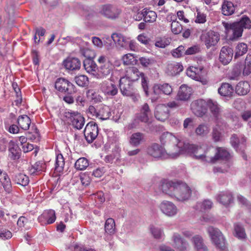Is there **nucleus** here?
<instances>
[{
	"instance_id": "obj_62",
	"label": "nucleus",
	"mask_w": 251,
	"mask_h": 251,
	"mask_svg": "<svg viewBox=\"0 0 251 251\" xmlns=\"http://www.w3.org/2000/svg\"><path fill=\"white\" fill-rule=\"evenodd\" d=\"M94 196L95 197V200L98 202L101 203L105 201L104 194L102 191H99L97 193L94 194Z\"/></svg>"
},
{
	"instance_id": "obj_45",
	"label": "nucleus",
	"mask_w": 251,
	"mask_h": 251,
	"mask_svg": "<svg viewBox=\"0 0 251 251\" xmlns=\"http://www.w3.org/2000/svg\"><path fill=\"white\" fill-rule=\"evenodd\" d=\"M242 65L240 63H237L233 67L229 78L231 80H237L241 73Z\"/></svg>"
},
{
	"instance_id": "obj_34",
	"label": "nucleus",
	"mask_w": 251,
	"mask_h": 251,
	"mask_svg": "<svg viewBox=\"0 0 251 251\" xmlns=\"http://www.w3.org/2000/svg\"><path fill=\"white\" fill-rule=\"evenodd\" d=\"M17 124L21 129L26 130L29 128L31 124V120L26 115H21L17 119Z\"/></svg>"
},
{
	"instance_id": "obj_8",
	"label": "nucleus",
	"mask_w": 251,
	"mask_h": 251,
	"mask_svg": "<svg viewBox=\"0 0 251 251\" xmlns=\"http://www.w3.org/2000/svg\"><path fill=\"white\" fill-rule=\"evenodd\" d=\"M207 231L212 243L216 248L221 250H224L226 248L225 239L220 230L213 226H209L207 228Z\"/></svg>"
},
{
	"instance_id": "obj_24",
	"label": "nucleus",
	"mask_w": 251,
	"mask_h": 251,
	"mask_svg": "<svg viewBox=\"0 0 251 251\" xmlns=\"http://www.w3.org/2000/svg\"><path fill=\"white\" fill-rule=\"evenodd\" d=\"M161 211L168 216H173L177 213V208L175 204L169 201H163L160 204Z\"/></svg>"
},
{
	"instance_id": "obj_20",
	"label": "nucleus",
	"mask_w": 251,
	"mask_h": 251,
	"mask_svg": "<svg viewBox=\"0 0 251 251\" xmlns=\"http://www.w3.org/2000/svg\"><path fill=\"white\" fill-rule=\"evenodd\" d=\"M170 116L169 110L165 104H161L156 106L154 111L155 118L161 122H164Z\"/></svg>"
},
{
	"instance_id": "obj_46",
	"label": "nucleus",
	"mask_w": 251,
	"mask_h": 251,
	"mask_svg": "<svg viewBox=\"0 0 251 251\" xmlns=\"http://www.w3.org/2000/svg\"><path fill=\"white\" fill-rule=\"evenodd\" d=\"M45 164L41 161L36 162L29 169V171L31 174H37L42 171L45 168Z\"/></svg>"
},
{
	"instance_id": "obj_54",
	"label": "nucleus",
	"mask_w": 251,
	"mask_h": 251,
	"mask_svg": "<svg viewBox=\"0 0 251 251\" xmlns=\"http://www.w3.org/2000/svg\"><path fill=\"white\" fill-rule=\"evenodd\" d=\"M171 30L174 34H178L182 31V27L178 22L174 21L171 24Z\"/></svg>"
},
{
	"instance_id": "obj_48",
	"label": "nucleus",
	"mask_w": 251,
	"mask_h": 251,
	"mask_svg": "<svg viewBox=\"0 0 251 251\" xmlns=\"http://www.w3.org/2000/svg\"><path fill=\"white\" fill-rule=\"evenodd\" d=\"M235 235L239 239H243L246 237L245 229L243 226L239 224H236L234 226Z\"/></svg>"
},
{
	"instance_id": "obj_61",
	"label": "nucleus",
	"mask_w": 251,
	"mask_h": 251,
	"mask_svg": "<svg viewBox=\"0 0 251 251\" xmlns=\"http://www.w3.org/2000/svg\"><path fill=\"white\" fill-rule=\"evenodd\" d=\"M212 138L215 142H219L221 140V133L217 127H214L212 130Z\"/></svg>"
},
{
	"instance_id": "obj_4",
	"label": "nucleus",
	"mask_w": 251,
	"mask_h": 251,
	"mask_svg": "<svg viewBox=\"0 0 251 251\" xmlns=\"http://www.w3.org/2000/svg\"><path fill=\"white\" fill-rule=\"evenodd\" d=\"M198 148L201 149L198 151L197 153H195V157L197 159L214 163L219 159L227 160L229 158V153L225 148L219 147L215 149L213 147H209L204 151L203 154H199L201 148L199 147Z\"/></svg>"
},
{
	"instance_id": "obj_6",
	"label": "nucleus",
	"mask_w": 251,
	"mask_h": 251,
	"mask_svg": "<svg viewBox=\"0 0 251 251\" xmlns=\"http://www.w3.org/2000/svg\"><path fill=\"white\" fill-rule=\"evenodd\" d=\"M86 44L87 47H80V53L86 57V59L83 61V67L88 73H90L96 71L97 66L96 63L91 59L94 54V51L89 48L87 43H86Z\"/></svg>"
},
{
	"instance_id": "obj_30",
	"label": "nucleus",
	"mask_w": 251,
	"mask_h": 251,
	"mask_svg": "<svg viewBox=\"0 0 251 251\" xmlns=\"http://www.w3.org/2000/svg\"><path fill=\"white\" fill-rule=\"evenodd\" d=\"M191 95V88L186 85H182L178 90L177 99L178 100L186 101Z\"/></svg>"
},
{
	"instance_id": "obj_55",
	"label": "nucleus",
	"mask_w": 251,
	"mask_h": 251,
	"mask_svg": "<svg viewBox=\"0 0 251 251\" xmlns=\"http://www.w3.org/2000/svg\"><path fill=\"white\" fill-rule=\"evenodd\" d=\"M122 60L125 65L132 64L135 61L133 55L131 53H127L124 55Z\"/></svg>"
},
{
	"instance_id": "obj_47",
	"label": "nucleus",
	"mask_w": 251,
	"mask_h": 251,
	"mask_svg": "<svg viewBox=\"0 0 251 251\" xmlns=\"http://www.w3.org/2000/svg\"><path fill=\"white\" fill-rule=\"evenodd\" d=\"M150 231L154 238L160 239L164 236L163 230L155 226H151Z\"/></svg>"
},
{
	"instance_id": "obj_28",
	"label": "nucleus",
	"mask_w": 251,
	"mask_h": 251,
	"mask_svg": "<svg viewBox=\"0 0 251 251\" xmlns=\"http://www.w3.org/2000/svg\"><path fill=\"white\" fill-rule=\"evenodd\" d=\"M145 141V134L136 132L132 133L129 138V144L132 147H137Z\"/></svg>"
},
{
	"instance_id": "obj_13",
	"label": "nucleus",
	"mask_w": 251,
	"mask_h": 251,
	"mask_svg": "<svg viewBox=\"0 0 251 251\" xmlns=\"http://www.w3.org/2000/svg\"><path fill=\"white\" fill-rule=\"evenodd\" d=\"M202 67H196L191 66L186 70V75L191 78L201 82L203 84H205L207 80L203 77L204 74Z\"/></svg>"
},
{
	"instance_id": "obj_25",
	"label": "nucleus",
	"mask_w": 251,
	"mask_h": 251,
	"mask_svg": "<svg viewBox=\"0 0 251 251\" xmlns=\"http://www.w3.org/2000/svg\"><path fill=\"white\" fill-rule=\"evenodd\" d=\"M206 102L207 108H209L211 112L216 120L217 126H219L221 123L220 118L221 109L220 106L218 104L216 101H213L211 100H208L206 101Z\"/></svg>"
},
{
	"instance_id": "obj_2",
	"label": "nucleus",
	"mask_w": 251,
	"mask_h": 251,
	"mask_svg": "<svg viewBox=\"0 0 251 251\" xmlns=\"http://www.w3.org/2000/svg\"><path fill=\"white\" fill-rule=\"evenodd\" d=\"M160 140L163 145L172 144L174 145V151L168 153V157L171 158H176L180 154L185 153H197L198 151L201 149L197 146L179 140L172 133L168 132L162 134Z\"/></svg>"
},
{
	"instance_id": "obj_31",
	"label": "nucleus",
	"mask_w": 251,
	"mask_h": 251,
	"mask_svg": "<svg viewBox=\"0 0 251 251\" xmlns=\"http://www.w3.org/2000/svg\"><path fill=\"white\" fill-rule=\"evenodd\" d=\"M98 118L101 120L108 119L111 115V110L109 106L100 105L98 109Z\"/></svg>"
},
{
	"instance_id": "obj_59",
	"label": "nucleus",
	"mask_w": 251,
	"mask_h": 251,
	"mask_svg": "<svg viewBox=\"0 0 251 251\" xmlns=\"http://www.w3.org/2000/svg\"><path fill=\"white\" fill-rule=\"evenodd\" d=\"M197 16L195 22L199 24H203L206 21V15L204 13H201L199 10H197Z\"/></svg>"
},
{
	"instance_id": "obj_56",
	"label": "nucleus",
	"mask_w": 251,
	"mask_h": 251,
	"mask_svg": "<svg viewBox=\"0 0 251 251\" xmlns=\"http://www.w3.org/2000/svg\"><path fill=\"white\" fill-rule=\"evenodd\" d=\"M80 10L81 14L87 18H89L94 13L89 7L86 6H81Z\"/></svg>"
},
{
	"instance_id": "obj_43",
	"label": "nucleus",
	"mask_w": 251,
	"mask_h": 251,
	"mask_svg": "<svg viewBox=\"0 0 251 251\" xmlns=\"http://www.w3.org/2000/svg\"><path fill=\"white\" fill-rule=\"evenodd\" d=\"M89 164V161L87 158L80 157L76 161L75 168L77 170L82 171L85 170L88 167Z\"/></svg>"
},
{
	"instance_id": "obj_21",
	"label": "nucleus",
	"mask_w": 251,
	"mask_h": 251,
	"mask_svg": "<svg viewBox=\"0 0 251 251\" xmlns=\"http://www.w3.org/2000/svg\"><path fill=\"white\" fill-rule=\"evenodd\" d=\"M128 38L121 33H114L111 35V37H108L106 39L110 42L111 41L112 39L114 43L120 48L127 49Z\"/></svg>"
},
{
	"instance_id": "obj_26",
	"label": "nucleus",
	"mask_w": 251,
	"mask_h": 251,
	"mask_svg": "<svg viewBox=\"0 0 251 251\" xmlns=\"http://www.w3.org/2000/svg\"><path fill=\"white\" fill-rule=\"evenodd\" d=\"M63 65L67 70H78L81 66V62L77 58L69 57L63 61Z\"/></svg>"
},
{
	"instance_id": "obj_49",
	"label": "nucleus",
	"mask_w": 251,
	"mask_h": 251,
	"mask_svg": "<svg viewBox=\"0 0 251 251\" xmlns=\"http://www.w3.org/2000/svg\"><path fill=\"white\" fill-rule=\"evenodd\" d=\"M40 218L45 220H56L55 211L52 209L45 210L40 216Z\"/></svg>"
},
{
	"instance_id": "obj_17",
	"label": "nucleus",
	"mask_w": 251,
	"mask_h": 251,
	"mask_svg": "<svg viewBox=\"0 0 251 251\" xmlns=\"http://www.w3.org/2000/svg\"><path fill=\"white\" fill-rule=\"evenodd\" d=\"M100 90L108 97L116 95L118 89L115 84L112 81H104L100 84Z\"/></svg>"
},
{
	"instance_id": "obj_12",
	"label": "nucleus",
	"mask_w": 251,
	"mask_h": 251,
	"mask_svg": "<svg viewBox=\"0 0 251 251\" xmlns=\"http://www.w3.org/2000/svg\"><path fill=\"white\" fill-rule=\"evenodd\" d=\"M99 129L98 125L94 122L88 123L84 130L85 138L89 143H92L98 135Z\"/></svg>"
},
{
	"instance_id": "obj_14",
	"label": "nucleus",
	"mask_w": 251,
	"mask_h": 251,
	"mask_svg": "<svg viewBox=\"0 0 251 251\" xmlns=\"http://www.w3.org/2000/svg\"><path fill=\"white\" fill-rule=\"evenodd\" d=\"M230 142L237 151L243 152L246 146V138L242 134H233L230 137Z\"/></svg>"
},
{
	"instance_id": "obj_11",
	"label": "nucleus",
	"mask_w": 251,
	"mask_h": 251,
	"mask_svg": "<svg viewBox=\"0 0 251 251\" xmlns=\"http://www.w3.org/2000/svg\"><path fill=\"white\" fill-rule=\"evenodd\" d=\"M122 10L117 6L108 4L101 6L100 13L106 18L114 20L118 18Z\"/></svg>"
},
{
	"instance_id": "obj_39",
	"label": "nucleus",
	"mask_w": 251,
	"mask_h": 251,
	"mask_svg": "<svg viewBox=\"0 0 251 251\" xmlns=\"http://www.w3.org/2000/svg\"><path fill=\"white\" fill-rule=\"evenodd\" d=\"M235 11V7L232 2L225 0L222 4V11L224 15H232Z\"/></svg>"
},
{
	"instance_id": "obj_29",
	"label": "nucleus",
	"mask_w": 251,
	"mask_h": 251,
	"mask_svg": "<svg viewBox=\"0 0 251 251\" xmlns=\"http://www.w3.org/2000/svg\"><path fill=\"white\" fill-rule=\"evenodd\" d=\"M175 248L180 251H184L187 249L188 243L184 240L181 236L177 233H175L172 237Z\"/></svg>"
},
{
	"instance_id": "obj_37",
	"label": "nucleus",
	"mask_w": 251,
	"mask_h": 251,
	"mask_svg": "<svg viewBox=\"0 0 251 251\" xmlns=\"http://www.w3.org/2000/svg\"><path fill=\"white\" fill-rule=\"evenodd\" d=\"M9 156L12 160H15L19 158V147L13 141H10L8 144Z\"/></svg>"
},
{
	"instance_id": "obj_58",
	"label": "nucleus",
	"mask_w": 251,
	"mask_h": 251,
	"mask_svg": "<svg viewBox=\"0 0 251 251\" xmlns=\"http://www.w3.org/2000/svg\"><path fill=\"white\" fill-rule=\"evenodd\" d=\"M200 51V48L199 46L195 45L190 48H188L185 51L184 54L185 55H193L199 52Z\"/></svg>"
},
{
	"instance_id": "obj_51",
	"label": "nucleus",
	"mask_w": 251,
	"mask_h": 251,
	"mask_svg": "<svg viewBox=\"0 0 251 251\" xmlns=\"http://www.w3.org/2000/svg\"><path fill=\"white\" fill-rule=\"evenodd\" d=\"M213 206L212 202L208 200H204L202 202H198L196 205L197 209L201 208V211L202 210L209 209L212 208Z\"/></svg>"
},
{
	"instance_id": "obj_52",
	"label": "nucleus",
	"mask_w": 251,
	"mask_h": 251,
	"mask_svg": "<svg viewBox=\"0 0 251 251\" xmlns=\"http://www.w3.org/2000/svg\"><path fill=\"white\" fill-rule=\"evenodd\" d=\"M105 230L108 233H113L115 231V221H105Z\"/></svg>"
},
{
	"instance_id": "obj_32",
	"label": "nucleus",
	"mask_w": 251,
	"mask_h": 251,
	"mask_svg": "<svg viewBox=\"0 0 251 251\" xmlns=\"http://www.w3.org/2000/svg\"><path fill=\"white\" fill-rule=\"evenodd\" d=\"M141 15H142L141 19L143 18L144 21L146 23H153L157 18L156 13L154 11L149 10L146 8L141 11Z\"/></svg>"
},
{
	"instance_id": "obj_35",
	"label": "nucleus",
	"mask_w": 251,
	"mask_h": 251,
	"mask_svg": "<svg viewBox=\"0 0 251 251\" xmlns=\"http://www.w3.org/2000/svg\"><path fill=\"white\" fill-rule=\"evenodd\" d=\"M218 93L223 96L230 97L233 93V87L227 83H223L218 89Z\"/></svg>"
},
{
	"instance_id": "obj_9",
	"label": "nucleus",
	"mask_w": 251,
	"mask_h": 251,
	"mask_svg": "<svg viewBox=\"0 0 251 251\" xmlns=\"http://www.w3.org/2000/svg\"><path fill=\"white\" fill-rule=\"evenodd\" d=\"M153 96L151 101H155L160 98L162 95L169 96L173 92V88L169 83H155L152 87Z\"/></svg>"
},
{
	"instance_id": "obj_64",
	"label": "nucleus",
	"mask_w": 251,
	"mask_h": 251,
	"mask_svg": "<svg viewBox=\"0 0 251 251\" xmlns=\"http://www.w3.org/2000/svg\"><path fill=\"white\" fill-rule=\"evenodd\" d=\"M12 237L11 232L7 230H0V238L2 240H6Z\"/></svg>"
},
{
	"instance_id": "obj_57",
	"label": "nucleus",
	"mask_w": 251,
	"mask_h": 251,
	"mask_svg": "<svg viewBox=\"0 0 251 251\" xmlns=\"http://www.w3.org/2000/svg\"><path fill=\"white\" fill-rule=\"evenodd\" d=\"M185 48L183 46H179L177 48L173 50L172 52V55L176 58L181 57L184 54Z\"/></svg>"
},
{
	"instance_id": "obj_41",
	"label": "nucleus",
	"mask_w": 251,
	"mask_h": 251,
	"mask_svg": "<svg viewBox=\"0 0 251 251\" xmlns=\"http://www.w3.org/2000/svg\"><path fill=\"white\" fill-rule=\"evenodd\" d=\"M65 165L64 158L62 154H58L56 156L54 170L57 173H61L63 171Z\"/></svg>"
},
{
	"instance_id": "obj_18",
	"label": "nucleus",
	"mask_w": 251,
	"mask_h": 251,
	"mask_svg": "<svg viewBox=\"0 0 251 251\" xmlns=\"http://www.w3.org/2000/svg\"><path fill=\"white\" fill-rule=\"evenodd\" d=\"M119 88L121 94L127 97L132 94L135 89L133 86V83L126 78H121L119 80Z\"/></svg>"
},
{
	"instance_id": "obj_15",
	"label": "nucleus",
	"mask_w": 251,
	"mask_h": 251,
	"mask_svg": "<svg viewBox=\"0 0 251 251\" xmlns=\"http://www.w3.org/2000/svg\"><path fill=\"white\" fill-rule=\"evenodd\" d=\"M206 101L198 100L194 101L191 104L193 113L197 117H202L207 112Z\"/></svg>"
},
{
	"instance_id": "obj_36",
	"label": "nucleus",
	"mask_w": 251,
	"mask_h": 251,
	"mask_svg": "<svg viewBox=\"0 0 251 251\" xmlns=\"http://www.w3.org/2000/svg\"><path fill=\"white\" fill-rule=\"evenodd\" d=\"M195 248L197 251H208L207 247L204 244L201 236L196 235L192 238Z\"/></svg>"
},
{
	"instance_id": "obj_22",
	"label": "nucleus",
	"mask_w": 251,
	"mask_h": 251,
	"mask_svg": "<svg viewBox=\"0 0 251 251\" xmlns=\"http://www.w3.org/2000/svg\"><path fill=\"white\" fill-rule=\"evenodd\" d=\"M233 55V50L231 48L223 47L221 50L219 60L223 65H227L232 60Z\"/></svg>"
},
{
	"instance_id": "obj_40",
	"label": "nucleus",
	"mask_w": 251,
	"mask_h": 251,
	"mask_svg": "<svg viewBox=\"0 0 251 251\" xmlns=\"http://www.w3.org/2000/svg\"><path fill=\"white\" fill-rule=\"evenodd\" d=\"M13 180L17 184L24 186L27 185L29 181L28 176L22 173L15 175Z\"/></svg>"
},
{
	"instance_id": "obj_3",
	"label": "nucleus",
	"mask_w": 251,
	"mask_h": 251,
	"mask_svg": "<svg viewBox=\"0 0 251 251\" xmlns=\"http://www.w3.org/2000/svg\"><path fill=\"white\" fill-rule=\"evenodd\" d=\"M225 27L229 39L236 40L242 36L244 28H251V21L247 16H243L239 21L232 24L226 23Z\"/></svg>"
},
{
	"instance_id": "obj_44",
	"label": "nucleus",
	"mask_w": 251,
	"mask_h": 251,
	"mask_svg": "<svg viewBox=\"0 0 251 251\" xmlns=\"http://www.w3.org/2000/svg\"><path fill=\"white\" fill-rule=\"evenodd\" d=\"M114 69V66L110 61L101 65L100 67V72L103 76L109 75Z\"/></svg>"
},
{
	"instance_id": "obj_5",
	"label": "nucleus",
	"mask_w": 251,
	"mask_h": 251,
	"mask_svg": "<svg viewBox=\"0 0 251 251\" xmlns=\"http://www.w3.org/2000/svg\"><path fill=\"white\" fill-rule=\"evenodd\" d=\"M141 76V84L143 89L145 92L146 96L149 95V86L147 78L145 76L144 73L140 72L136 67L129 68L126 71V74L125 76L122 78H126L130 82H133L137 80Z\"/></svg>"
},
{
	"instance_id": "obj_10",
	"label": "nucleus",
	"mask_w": 251,
	"mask_h": 251,
	"mask_svg": "<svg viewBox=\"0 0 251 251\" xmlns=\"http://www.w3.org/2000/svg\"><path fill=\"white\" fill-rule=\"evenodd\" d=\"M54 87L60 92L68 94H73L76 92L75 86L68 79L63 77H60L56 80Z\"/></svg>"
},
{
	"instance_id": "obj_53",
	"label": "nucleus",
	"mask_w": 251,
	"mask_h": 251,
	"mask_svg": "<svg viewBox=\"0 0 251 251\" xmlns=\"http://www.w3.org/2000/svg\"><path fill=\"white\" fill-rule=\"evenodd\" d=\"M139 61L141 64L146 67L151 66L155 63L154 59L153 58H149L144 57H141L139 59Z\"/></svg>"
},
{
	"instance_id": "obj_7",
	"label": "nucleus",
	"mask_w": 251,
	"mask_h": 251,
	"mask_svg": "<svg viewBox=\"0 0 251 251\" xmlns=\"http://www.w3.org/2000/svg\"><path fill=\"white\" fill-rule=\"evenodd\" d=\"M65 121L74 127L81 129L84 126L85 120L81 114L77 111L68 110L64 112Z\"/></svg>"
},
{
	"instance_id": "obj_38",
	"label": "nucleus",
	"mask_w": 251,
	"mask_h": 251,
	"mask_svg": "<svg viewBox=\"0 0 251 251\" xmlns=\"http://www.w3.org/2000/svg\"><path fill=\"white\" fill-rule=\"evenodd\" d=\"M210 130V126L207 124L203 123L196 128L195 132L197 136L203 137L207 135Z\"/></svg>"
},
{
	"instance_id": "obj_16",
	"label": "nucleus",
	"mask_w": 251,
	"mask_h": 251,
	"mask_svg": "<svg viewBox=\"0 0 251 251\" xmlns=\"http://www.w3.org/2000/svg\"><path fill=\"white\" fill-rule=\"evenodd\" d=\"M201 40L204 42L207 49L215 46L220 40L219 34L213 31H210L201 36Z\"/></svg>"
},
{
	"instance_id": "obj_63",
	"label": "nucleus",
	"mask_w": 251,
	"mask_h": 251,
	"mask_svg": "<svg viewBox=\"0 0 251 251\" xmlns=\"http://www.w3.org/2000/svg\"><path fill=\"white\" fill-rule=\"evenodd\" d=\"M237 200L239 201V202L248 208H251V204H250V202L243 196L241 195H238L237 196Z\"/></svg>"
},
{
	"instance_id": "obj_27",
	"label": "nucleus",
	"mask_w": 251,
	"mask_h": 251,
	"mask_svg": "<svg viewBox=\"0 0 251 251\" xmlns=\"http://www.w3.org/2000/svg\"><path fill=\"white\" fill-rule=\"evenodd\" d=\"M147 152L154 158H160L164 156L165 151L161 146L154 143L148 148Z\"/></svg>"
},
{
	"instance_id": "obj_50",
	"label": "nucleus",
	"mask_w": 251,
	"mask_h": 251,
	"mask_svg": "<svg viewBox=\"0 0 251 251\" xmlns=\"http://www.w3.org/2000/svg\"><path fill=\"white\" fill-rule=\"evenodd\" d=\"M75 83L79 86L85 87L88 84V78L85 75H80L75 77Z\"/></svg>"
},
{
	"instance_id": "obj_1",
	"label": "nucleus",
	"mask_w": 251,
	"mask_h": 251,
	"mask_svg": "<svg viewBox=\"0 0 251 251\" xmlns=\"http://www.w3.org/2000/svg\"><path fill=\"white\" fill-rule=\"evenodd\" d=\"M160 187L164 193L178 201L188 200L192 194L197 196L198 193L195 188H191L186 183L181 181L163 179L160 182Z\"/></svg>"
},
{
	"instance_id": "obj_33",
	"label": "nucleus",
	"mask_w": 251,
	"mask_h": 251,
	"mask_svg": "<svg viewBox=\"0 0 251 251\" xmlns=\"http://www.w3.org/2000/svg\"><path fill=\"white\" fill-rule=\"evenodd\" d=\"M250 90V85L248 82L246 81H240L235 87L236 93L240 96L247 94Z\"/></svg>"
},
{
	"instance_id": "obj_19",
	"label": "nucleus",
	"mask_w": 251,
	"mask_h": 251,
	"mask_svg": "<svg viewBox=\"0 0 251 251\" xmlns=\"http://www.w3.org/2000/svg\"><path fill=\"white\" fill-rule=\"evenodd\" d=\"M151 112L148 103H145L141 105L140 111L136 114V119L141 122L148 123L151 117Z\"/></svg>"
},
{
	"instance_id": "obj_23",
	"label": "nucleus",
	"mask_w": 251,
	"mask_h": 251,
	"mask_svg": "<svg viewBox=\"0 0 251 251\" xmlns=\"http://www.w3.org/2000/svg\"><path fill=\"white\" fill-rule=\"evenodd\" d=\"M216 199L219 202L226 207L228 206L233 202V195L228 191L219 193L216 196Z\"/></svg>"
},
{
	"instance_id": "obj_42",
	"label": "nucleus",
	"mask_w": 251,
	"mask_h": 251,
	"mask_svg": "<svg viewBox=\"0 0 251 251\" xmlns=\"http://www.w3.org/2000/svg\"><path fill=\"white\" fill-rule=\"evenodd\" d=\"M248 51L247 45L244 43H239L235 48L234 58H237L245 54Z\"/></svg>"
},
{
	"instance_id": "obj_60",
	"label": "nucleus",
	"mask_w": 251,
	"mask_h": 251,
	"mask_svg": "<svg viewBox=\"0 0 251 251\" xmlns=\"http://www.w3.org/2000/svg\"><path fill=\"white\" fill-rule=\"evenodd\" d=\"M80 179L83 186H88L91 182V178L88 174H83L80 176Z\"/></svg>"
}]
</instances>
